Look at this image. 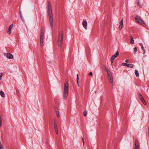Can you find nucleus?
Wrapping results in <instances>:
<instances>
[{
  "label": "nucleus",
  "mask_w": 149,
  "mask_h": 149,
  "mask_svg": "<svg viewBox=\"0 0 149 149\" xmlns=\"http://www.w3.org/2000/svg\"><path fill=\"white\" fill-rule=\"evenodd\" d=\"M87 114V112L86 111H85L84 113V116H86V115Z\"/></svg>",
  "instance_id": "7c9ffc66"
},
{
  "label": "nucleus",
  "mask_w": 149,
  "mask_h": 149,
  "mask_svg": "<svg viewBox=\"0 0 149 149\" xmlns=\"http://www.w3.org/2000/svg\"><path fill=\"white\" fill-rule=\"evenodd\" d=\"M110 61H111V63H112L113 62V60H110Z\"/></svg>",
  "instance_id": "e433bc0d"
},
{
  "label": "nucleus",
  "mask_w": 149,
  "mask_h": 149,
  "mask_svg": "<svg viewBox=\"0 0 149 149\" xmlns=\"http://www.w3.org/2000/svg\"><path fill=\"white\" fill-rule=\"evenodd\" d=\"M135 74L136 77H138L139 76V73L137 70H135Z\"/></svg>",
  "instance_id": "dca6fc26"
},
{
  "label": "nucleus",
  "mask_w": 149,
  "mask_h": 149,
  "mask_svg": "<svg viewBox=\"0 0 149 149\" xmlns=\"http://www.w3.org/2000/svg\"><path fill=\"white\" fill-rule=\"evenodd\" d=\"M82 141H83V145H84V139H83V138H82Z\"/></svg>",
  "instance_id": "f704fd0d"
},
{
  "label": "nucleus",
  "mask_w": 149,
  "mask_h": 149,
  "mask_svg": "<svg viewBox=\"0 0 149 149\" xmlns=\"http://www.w3.org/2000/svg\"><path fill=\"white\" fill-rule=\"evenodd\" d=\"M45 29L44 28H42L41 29L40 33V40H43V38L44 37Z\"/></svg>",
  "instance_id": "39448f33"
},
{
  "label": "nucleus",
  "mask_w": 149,
  "mask_h": 149,
  "mask_svg": "<svg viewBox=\"0 0 149 149\" xmlns=\"http://www.w3.org/2000/svg\"><path fill=\"white\" fill-rule=\"evenodd\" d=\"M139 97L140 99L143 98L142 95L141 94H140L139 95Z\"/></svg>",
  "instance_id": "cd10ccee"
},
{
  "label": "nucleus",
  "mask_w": 149,
  "mask_h": 149,
  "mask_svg": "<svg viewBox=\"0 0 149 149\" xmlns=\"http://www.w3.org/2000/svg\"><path fill=\"white\" fill-rule=\"evenodd\" d=\"M115 58L114 57H113V56H112L110 60L113 61Z\"/></svg>",
  "instance_id": "2f4dec72"
},
{
  "label": "nucleus",
  "mask_w": 149,
  "mask_h": 149,
  "mask_svg": "<svg viewBox=\"0 0 149 149\" xmlns=\"http://www.w3.org/2000/svg\"><path fill=\"white\" fill-rule=\"evenodd\" d=\"M0 149H3L2 144H0Z\"/></svg>",
  "instance_id": "c756f323"
},
{
  "label": "nucleus",
  "mask_w": 149,
  "mask_h": 149,
  "mask_svg": "<svg viewBox=\"0 0 149 149\" xmlns=\"http://www.w3.org/2000/svg\"><path fill=\"white\" fill-rule=\"evenodd\" d=\"M140 100L143 102V103L144 104V105H146V102L145 101V100L143 97V98H142Z\"/></svg>",
  "instance_id": "4468645a"
},
{
  "label": "nucleus",
  "mask_w": 149,
  "mask_h": 149,
  "mask_svg": "<svg viewBox=\"0 0 149 149\" xmlns=\"http://www.w3.org/2000/svg\"><path fill=\"white\" fill-rule=\"evenodd\" d=\"M110 79V82L111 83H113V77H111V78H109Z\"/></svg>",
  "instance_id": "bb28decb"
},
{
  "label": "nucleus",
  "mask_w": 149,
  "mask_h": 149,
  "mask_svg": "<svg viewBox=\"0 0 149 149\" xmlns=\"http://www.w3.org/2000/svg\"><path fill=\"white\" fill-rule=\"evenodd\" d=\"M119 52L117 51L115 54H114V55L112 56L113 57H114L115 58H116L119 55Z\"/></svg>",
  "instance_id": "f8f14e48"
},
{
  "label": "nucleus",
  "mask_w": 149,
  "mask_h": 149,
  "mask_svg": "<svg viewBox=\"0 0 149 149\" xmlns=\"http://www.w3.org/2000/svg\"><path fill=\"white\" fill-rule=\"evenodd\" d=\"M135 19L137 22L140 24H141L144 26H146V25L145 23L139 16L138 15L136 16L135 18Z\"/></svg>",
  "instance_id": "20e7f679"
},
{
  "label": "nucleus",
  "mask_w": 149,
  "mask_h": 149,
  "mask_svg": "<svg viewBox=\"0 0 149 149\" xmlns=\"http://www.w3.org/2000/svg\"><path fill=\"white\" fill-rule=\"evenodd\" d=\"M78 85L79 86V83L78 84Z\"/></svg>",
  "instance_id": "a19ab883"
},
{
  "label": "nucleus",
  "mask_w": 149,
  "mask_h": 149,
  "mask_svg": "<svg viewBox=\"0 0 149 149\" xmlns=\"http://www.w3.org/2000/svg\"><path fill=\"white\" fill-rule=\"evenodd\" d=\"M136 51H137V48H136V47H135L134 48V54H136Z\"/></svg>",
  "instance_id": "aec40b11"
},
{
  "label": "nucleus",
  "mask_w": 149,
  "mask_h": 149,
  "mask_svg": "<svg viewBox=\"0 0 149 149\" xmlns=\"http://www.w3.org/2000/svg\"><path fill=\"white\" fill-rule=\"evenodd\" d=\"M13 27V24H11L9 26L8 30L7 31V33L10 34L11 33V29Z\"/></svg>",
  "instance_id": "1a4fd4ad"
},
{
  "label": "nucleus",
  "mask_w": 149,
  "mask_h": 149,
  "mask_svg": "<svg viewBox=\"0 0 149 149\" xmlns=\"http://www.w3.org/2000/svg\"><path fill=\"white\" fill-rule=\"evenodd\" d=\"M93 74V73L92 72H90L89 73V75L90 76H91Z\"/></svg>",
  "instance_id": "473e14b6"
},
{
  "label": "nucleus",
  "mask_w": 149,
  "mask_h": 149,
  "mask_svg": "<svg viewBox=\"0 0 149 149\" xmlns=\"http://www.w3.org/2000/svg\"><path fill=\"white\" fill-rule=\"evenodd\" d=\"M22 19H23V20H24V21H24V18H23V17L22 16Z\"/></svg>",
  "instance_id": "ea45409f"
},
{
  "label": "nucleus",
  "mask_w": 149,
  "mask_h": 149,
  "mask_svg": "<svg viewBox=\"0 0 149 149\" xmlns=\"http://www.w3.org/2000/svg\"><path fill=\"white\" fill-rule=\"evenodd\" d=\"M68 80L66 79L65 80L64 83V88L63 92V97L64 99H66L68 95Z\"/></svg>",
  "instance_id": "f03ea898"
},
{
  "label": "nucleus",
  "mask_w": 149,
  "mask_h": 149,
  "mask_svg": "<svg viewBox=\"0 0 149 149\" xmlns=\"http://www.w3.org/2000/svg\"><path fill=\"white\" fill-rule=\"evenodd\" d=\"M79 77L78 74H77V84H78L79 83Z\"/></svg>",
  "instance_id": "a211bd4d"
},
{
  "label": "nucleus",
  "mask_w": 149,
  "mask_h": 149,
  "mask_svg": "<svg viewBox=\"0 0 149 149\" xmlns=\"http://www.w3.org/2000/svg\"><path fill=\"white\" fill-rule=\"evenodd\" d=\"M54 129H56V128H57L56 123V122L55 121L54 122Z\"/></svg>",
  "instance_id": "6ab92c4d"
},
{
  "label": "nucleus",
  "mask_w": 149,
  "mask_h": 149,
  "mask_svg": "<svg viewBox=\"0 0 149 149\" xmlns=\"http://www.w3.org/2000/svg\"><path fill=\"white\" fill-rule=\"evenodd\" d=\"M135 149H139V144L138 141L136 140L135 141Z\"/></svg>",
  "instance_id": "9b49d317"
},
{
  "label": "nucleus",
  "mask_w": 149,
  "mask_h": 149,
  "mask_svg": "<svg viewBox=\"0 0 149 149\" xmlns=\"http://www.w3.org/2000/svg\"><path fill=\"white\" fill-rule=\"evenodd\" d=\"M0 95L2 97H5V94L2 91H1L0 92Z\"/></svg>",
  "instance_id": "ddd939ff"
},
{
  "label": "nucleus",
  "mask_w": 149,
  "mask_h": 149,
  "mask_svg": "<svg viewBox=\"0 0 149 149\" xmlns=\"http://www.w3.org/2000/svg\"><path fill=\"white\" fill-rule=\"evenodd\" d=\"M48 12L50 25L51 27L52 28L53 26V16L52 13L51 6L50 3H48Z\"/></svg>",
  "instance_id": "f257e3e1"
},
{
  "label": "nucleus",
  "mask_w": 149,
  "mask_h": 149,
  "mask_svg": "<svg viewBox=\"0 0 149 149\" xmlns=\"http://www.w3.org/2000/svg\"><path fill=\"white\" fill-rule=\"evenodd\" d=\"M122 65L124 66H127V67L131 68H132L133 66H134V65L133 64H127L124 63H122Z\"/></svg>",
  "instance_id": "0eeeda50"
},
{
  "label": "nucleus",
  "mask_w": 149,
  "mask_h": 149,
  "mask_svg": "<svg viewBox=\"0 0 149 149\" xmlns=\"http://www.w3.org/2000/svg\"><path fill=\"white\" fill-rule=\"evenodd\" d=\"M108 75V77L109 78L112 77V74L111 73L110 74H109Z\"/></svg>",
  "instance_id": "b1692460"
},
{
  "label": "nucleus",
  "mask_w": 149,
  "mask_h": 149,
  "mask_svg": "<svg viewBox=\"0 0 149 149\" xmlns=\"http://www.w3.org/2000/svg\"><path fill=\"white\" fill-rule=\"evenodd\" d=\"M40 45L41 47H42L43 46V40L40 39Z\"/></svg>",
  "instance_id": "412c9836"
},
{
  "label": "nucleus",
  "mask_w": 149,
  "mask_h": 149,
  "mask_svg": "<svg viewBox=\"0 0 149 149\" xmlns=\"http://www.w3.org/2000/svg\"><path fill=\"white\" fill-rule=\"evenodd\" d=\"M123 19H122L120 22V26H119V29L120 30L122 28L123 26Z\"/></svg>",
  "instance_id": "6e6552de"
},
{
  "label": "nucleus",
  "mask_w": 149,
  "mask_h": 149,
  "mask_svg": "<svg viewBox=\"0 0 149 149\" xmlns=\"http://www.w3.org/2000/svg\"><path fill=\"white\" fill-rule=\"evenodd\" d=\"M55 111H56V115H57V117H59L60 115H59V111H58L57 110H56Z\"/></svg>",
  "instance_id": "f3484780"
},
{
  "label": "nucleus",
  "mask_w": 149,
  "mask_h": 149,
  "mask_svg": "<svg viewBox=\"0 0 149 149\" xmlns=\"http://www.w3.org/2000/svg\"><path fill=\"white\" fill-rule=\"evenodd\" d=\"M131 38V41L130 43L132 44L134 43V40L132 36L130 37Z\"/></svg>",
  "instance_id": "2eb2a0df"
},
{
  "label": "nucleus",
  "mask_w": 149,
  "mask_h": 149,
  "mask_svg": "<svg viewBox=\"0 0 149 149\" xmlns=\"http://www.w3.org/2000/svg\"><path fill=\"white\" fill-rule=\"evenodd\" d=\"M141 49L143 51H145V49H144L143 47V46H142L141 47Z\"/></svg>",
  "instance_id": "72a5a7b5"
},
{
  "label": "nucleus",
  "mask_w": 149,
  "mask_h": 149,
  "mask_svg": "<svg viewBox=\"0 0 149 149\" xmlns=\"http://www.w3.org/2000/svg\"><path fill=\"white\" fill-rule=\"evenodd\" d=\"M95 93H96V91H95Z\"/></svg>",
  "instance_id": "79ce46f5"
},
{
  "label": "nucleus",
  "mask_w": 149,
  "mask_h": 149,
  "mask_svg": "<svg viewBox=\"0 0 149 149\" xmlns=\"http://www.w3.org/2000/svg\"><path fill=\"white\" fill-rule=\"evenodd\" d=\"M107 73L108 75L109 74H110L111 73L110 71L109 72H107Z\"/></svg>",
  "instance_id": "4c0bfd02"
},
{
  "label": "nucleus",
  "mask_w": 149,
  "mask_h": 149,
  "mask_svg": "<svg viewBox=\"0 0 149 149\" xmlns=\"http://www.w3.org/2000/svg\"><path fill=\"white\" fill-rule=\"evenodd\" d=\"M125 61L126 63H128L129 62V60L128 59H126L125 60Z\"/></svg>",
  "instance_id": "c9c22d12"
},
{
  "label": "nucleus",
  "mask_w": 149,
  "mask_h": 149,
  "mask_svg": "<svg viewBox=\"0 0 149 149\" xmlns=\"http://www.w3.org/2000/svg\"><path fill=\"white\" fill-rule=\"evenodd\" d=\"M137 5H138L140 7H141V3L140 2V1H138V3H137Z\"/></svg>",
  "instance_id": "4be33fe9"
},
{
  "label": "nucleus",
  "mask_w": 149,
  "mask_h": 149,
  "mask_svg": "<svg viewBox=\"0 0 149 149\" xmlns=\"http://www.w3.org/2000/svg\"><path fill=\"white\" fill-rule=\"evenodd\" d=\"M2 76V73H0V80H1V77Z\"/></svg>",
  "instance_id": "c85d7f7f"
},
{
  "label": "nucleus",
  "mask_w": 149,
  "mask_h": 149,
  "mask_svg": "<svg viewBox=\"0 0 149 149\" xmlns=\"http://www.w3.org/2000/svg\"><path fill=\"white\" fill-rule=\"evenodd\" d=\"M56 133L57 134H58V128L54 129Z\"/></svg>",
  "instance_id": "393cba45"
},
{
  "label": "nucleus",
  "mask_w": 149,
  "mask_h": 149,
  "mask_svg": "<svg viewBox=\"0 0 149 149\" xmlns=\"http://www.w3.org/2000/svg\"><path fill=\"white\" fill-rule=\"evenodd\" d=\"M63 34L62 31L59 33L57 39L58 46L59 47H61V45L63 42Z\"/></svg>",
  "instance_id": "7ed1b4c3"
},
{
  "label": "nucleus",
  "mask_w": 149,
  "mask_h": 149,
  "mask_svg": "<svg viewBox=\"0 0 149 149\" xmlns=\"http://www.w3.org/2000/svg\"><path fill=\"white\" fill-rule=\"evenodd\" d=\"M82 25L86 29V27L87 26V24L86 20H84L82 22Z\"/></svg>",
  "instance_id": "9d476101"
},
{
  "label": "nucleus",
  "mask_w": 149,
  "mask_h": 149,
  "mask_svg": "<svg viewBox=\"0 0 149 149\" xmlns=\"http://www.w3.org/2000/svg\"><path fill=\"white\" fill-rule=\"evenodd\" d=\"M144 51V52L143 53V54H144L145 53L146 50H145V51Z\"/></svg>",
  "instance_id": "58836bf2"
},
{
  "label": "nucleus",
  "mask_w": 149,
  "mask_h": 149,
  "mask_svg": "<svg viewBox=\"0 0 149 149\" xmlns=\"http://www.w3.org/2000/svg\"><path fill=\"white\" fill-rule=\"evenodd\" d=\"M4 55L8 58L12 59L13 57V55L11 54L10 53H5L4 54Z\"/></svg>",
  "instance_id": "423d86ee"
},
{
  "label": "nucleus",
  "mask_w": 149,
  "mask_h": 149,
  "mask_svg": "<svg viewBox=\"0 0 149 149\" xmlns=\"http://www.w3.org/2000/svg\"><path fill=\"white\" fill-rule=\"evenodd\" d=\"M19 12H20V16L21 18V19L23 21H24L23 19H22V15L21 12L20 10V11H19Z\"/></svg>",
  "instance_id": "5701e85b"
},
{
  "label": "nucleus",
  "mask_w": 149,
  "mask_h": 149,
  "mask_svg": "<svg viewBox=\"0 0 149 149\" xmlns=\"http://www.w3.org/2000/svg\"><path fill=\"white\" fill-rule=\"evenodd\" d=\"M105 70L107 72H109V70L107 68L105 67Z\"/></svg>",
  "instance_id": "a878e982"
}]
</instances>
